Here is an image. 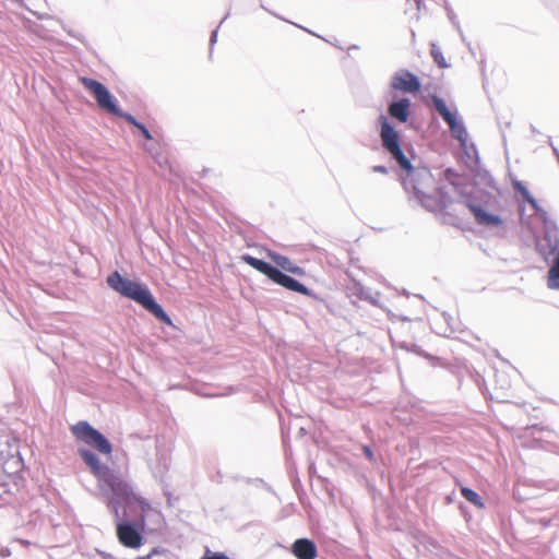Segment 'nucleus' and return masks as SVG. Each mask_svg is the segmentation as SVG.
Instances as JSON below:
<instances>
[{
  "mask_svg": "<svg viewBox=\"0 0 559 559\" xmlns=\"http://www.w3.org/2000/svg\"><path fill=\"white\" fill-rule=\"evenodd\" d=\"M78 454L98 479L100 495L115 519L119 543L127 548H140L143 535L130 518L136 516V508L145 512L150 503L134 491L133 486L119 472L100 464L92 450L79 448Z\"/></svg>",
  "mask_w": 559,
  "mask_h": 559,
  "instance_id": "f257e3e1",
  "label": "nucleus"
},
{
  "mask_svg": "<svg viewBox=\"0 0 559 559\" xmlns=\"http://www.w3.org/2000/svg\"><path fill=\"white\" fill-rule=\"evenodd\" d=\"M378 123L383 150L405 171L402 178L405 191L408 194H413V198L427 211H436L440 204L438 199L431 194V191L435 189V178L431 171L427 167H413L401 147L399 132L386 116L380 115Z\"/></svg>",
  "mask_w": 559,
  "mask_h": 559,
  "instance_id": "f03ea898",
  "label": "nucleus"
},
{
  "mask_svg": "<svg viewBox=\"0 0 559 559\" xmlns=\"http://www.w3.org/2000/svg\"><path fill=\"white\" fill-rule=\"evenodd\" d=\"M106 282L112 290L135 301L164 324L169 326L173 325L171 318L155 300L151 290L145 285L123 277L118 271L110 273L107 276Z\"/></svg>",
  "mask_w": 559,
  "mask_h": 559,
  "instance_id": "7ed1b4c3",
  "label": "nucleus"
},
{
  "mask_svg": "<svg viewBox=\"0 0 559 559\" xmlns=\"http://www.w3.org/2000/svg\"><path fill=\"white\" fill-rule=\"evenodd\" d=\"M106 282L112 290L135 301L164 324L169 326L173 325L171 318L155 300L151 290L145 285L123 277L118 271L110 273L107 276Z\"/></svg>",
  "mask_w": 559,
  "mask_h": 559,
  "instance_id": "20e7f679",
  "label": "nucleus"
},
{
  "mask_svg": "<svg viewBox=\"0 0 559 559\" xmlns=\"http://www.w3.org/2000/svg\"><path fill=\"white\" fill-rule=\"evenodd\" d=\"M463 203L474 215L477 225L492 228L503 225L502 218L493 212L499 207V198L497 195L479 192L464 199Z\"/></svg>",
  "mask_w": 559,
  "mask_h": 559,
  "instance_id": "39448f33",
  "label": "nucleus"
},
{
  "mask_svg": "<svg viewBox=\"0 0 559 559\" xmlns=\"http://www.w3.org/2000/svg\"><path fill=\"white\" fill-rule=\"evenodd\" d=\"M241 259L246 264L265 275L273 283L281 285L282 287L295 293H299L306 296L311 295V290L307 286H305L296 278L292 277L290 275L285 274L271 263L252 257L250 254H243Z\"/></svg>",
  "mask_w": 559,
  "mask_h": 559,
  "instance_id": "423d86ee",
  "label": "nucleus"
},
{
  "mask_svg": "<svg viewBox=\"0 0 559 559\" xmlns=\"http://www.w3.org/2000/svg\"><path fill=\"white\" fill-rule=\"evenodd\" d=\"M432 105L436 111L441 116L444 122L448 124L452 136L457 140L462 147L465 148V153L468 158L472 157L469 150L473 152L476 163L479 162V157L477 154L476 146L471 144V147H467L468 133L465 128V124L462 120L457 118V114L451 111L444 99L439 96H432Z\"/></svg>",
  "mask_w": 559,
  "mask_h": 559,
  "instance_id": "0eeeda50",
  "label": "nucleus"
},
{
  "mask_svg": "<svg viewBox=\"0 0 559 559\" xmlns=\"http://www.w3.org/2000/svg\"><path fill=\"white\" fill-rule=\"evenodd\" d=\"M83 86L93 94L97 105L109 114L123 118L127 122L136 127L140 121L129 112L122 111L109 90L99 81L91 78H82Z\"/></svg>",
  "mask_w": 559,
  "mask_h": 559,
  "instance_id": "6e6552de",
  "label": "nucleus"
},
{
  "mask_svg": "<svg viewBox=\"0 0 559 559\" xmlns=\"http://www.w3.org/2000/svg\"><path fill=\"white\" fill-rule=\"evenodd\" d=\"M71 432L76 440L84 442L100 454L108 455L112 451V445L109 440L85 420L73 425L71 427Z\"/></svg>",
  "mask_w": 559,
  "mask_h": 559,
  "instance_id": "1a4fd4ad",
  "label": "nucleus"
},
{
  "mask_svg": "<svg viewBox=\"0 0 559 559\" xmlns=\"http://www.w3.org/2000/svg\"><path fill=\"white\" fill-rule=\"evenodd\" d=\"M390 86L394 91L416 94L420 91L421 84L414 73L406 69H401L391 76Z\"/></svg>",
  "mask_w": 559,
  "mask_h": 559,
  "instance_id": "9d476101",
  "label": "nucleus"
},
{
  "mask_svg": "<svg viewBox=\"0 0 559 559\" xmlns=\"http://www.w3.org/2000/svg\"><path fill=\"white\" fill-rule=\"evenodd\" d=\"M537 252L547 262H554L559 255V236L557 231L546 230L544 237L536 243Z\"/></svg>",
  "mask_w": 559,
  "mask_h": 559,
  "instance_id": "9b49d317",
  "label": "nucleus"
},
{
  "mask_svg": "<svg viewBox=\"0 0 559 559\" xmlns=\"http://www.w3.org/2000/svg\"><path fill=\"white\" fill-rule=\"evenodd\" d=\"M389 116L401 122L405 123L408 121L411 115V100L407 97H401L396 100H393L388 106Z\"/></svg>",
  "mask_w": 559,
  "mask_h": 559,
  "instance_id": "f8f14e48",
  "label": "nucleus"
},
{
  "mask_svg": "<svg viewBox=\"0 0 559 559\" xmlns=\"http://www.w3.org/2000/svg\"><path fill=\"white\" fill-rule=\"evenodd\" d=\"M347 288L352 295L357 296L359 299L368 301L373 306L380 307L378 299L380 297V293H373L371 288L364 286L360 282L354 278Z\"/></svg>",
  "mask_w": 559,
  "mask_h": 559,
  "instance_id": "ddd939ff",
  "label": "nucleus"
},
{
  "mask_svg": "<svg viewBox=\"0 0 559 559\" xmlns=\"http://www.w3.org/2000/svg\"><path fill=\"white\" fill-rule=\"evenodd\" d=\"M292 551L298 559H314L317 557V546L308 538L295 540Z\"/></svg>",
  "mask_w": 559,
  "mask_h": 559,
  "instance_id": "4468645a",
  "label": "nucleus"
},
{
  "mask_svg": "<svg viewBox=\"0 0 559 559\" xmlns=\"http://www.w3.org/2000/svg\"><path fill=\"white\" fill-rule=\"evenodd\" d=\"M267 257L276 264L275 267L280 269L282 272L285 271L297 275L304 274V270L300 266L294 264L286 255H282L275 251L269 250Z\"/></svg>",
  "mask_w": 559,
  "mask_h": 559,
  "instance_id": "2eb2a0df",
  "label": "nucleus"
},
{
  "mask_svg": "<svg viewBox=\"0 0 559 559\" xmlns=\"http://www.w3.org/2000/svg\"><path fill=\"white\" fill-rule=\"evenodd\" d=\"M547 286L550 289L559 290V255L557 260L550 262L548 271Z\"/></svg>",
  "mask_w": 559,
  "mask_h": 559,
  "instance_id": "dca6fc26",
  "label": "nucleus"
},
{
  "mask_svg": "<svg viewBox=\"0 0 559 559\" xmlns=\"http://www.w3.org/2000/svg\"><path fill=\"white\" fill-rule=\"evenodd\" d=\"M461 495L472 504L477 507L478 509L484 508V502L481 497L473 489L467 487H461Z\"/></svg>",
  "mask_w": 559,
  "mask_h": 559,
  "instance_id": "f3484780",
  "label": "nucleus"
},
{
  "mask_svg": "<svg viewBox=\"0 0 559 559\" xmlns=\"http://www.w3.org/2000/svg\"><path fill=\"white\" fill-rule=\"evenodd\" d=\"M168 469V459L166 455H160L158 457V464L153 468V474L155 478L163 480L164 474Z\"/></svg>",
  "mask_w": 559,
  "mask_h": 559,
  "instance_id": "a211bd4d",
  "label": "nucleus"
},
{
  "mask_svg": "<svg viewBox=\"0 0 559 559\" xmlns=\"http://www.w3.org/2000/svg\"><path fill=\"white\" fill-rule=\"evenodd\" d=\"M431 57L440 68L445 69L450 67V64L445 61L441 49L436 44H431Z\"/></svg>",
  "mask_w": 559,
  "mask_h": 559,
  "instance_id": "6ab92c4d",
  "label": "nucleus"
},
{
  "mask_svg": "<svg viewBox=\"0 0 559 559\" xmlns=\"http://www.w3.org/2000/svg\"><path fill=\"white\" fill-rule=\"evenodd\" d=\"M512 187L514 188V190L516 192H519L522 195V198L524 200H526L527 198H530L532 195L531 192L528 191V189L520 180H513L512 181Z\"/></svg>",
  "mask_w": 559,
  "mask_h": 559,
  "instance_id": "aec40b11",
  "label": "nucleus"
},
{
  "mask_svg": "<svg viewBox=\"0 0 559 559\" xmlns=\"http://www.w3.org/2000/svg\"><path fill=\"white\" fill-rule=\"evenodd\" d=\"M228 13L223 17V20L219 22V25L212 32L211 38H210V53L212 52V48L214 44L217 41V34H218V27L225 22V20L228 17Z\"/></svg>",
  "mask_w": 559,
  "mask_h": 559,
  "instance_id": "412c9836",
  "label": "nucleus"
},
{
  "mask_svg": "<svg viewBox=\"0 0 559 559\" xmlns=\"http://www.w3.org/2000/svg\"><path fill=\"white\" fill-rule=\"evenodd\" d=\"M135 128L146 140L151 141L153 139L152 133L142 122H139V124Z\"/></svg>",
  "mask_w": 559,
  "mask_h": 559,
  "instance_id": "4be33fe9",
  "label": "nucleus"
},
{
  "mask_svg": "<svg viewBox=\"0 0 559 559\" xmlns=\"http://www.w3.org/2000/svg\"><path fill=\"white\" fill-rule=\"evenodd\" d=\"M361 450H362L364 454L366 455V457L370 462H374V454H373L372 449L369 445H362Z\"/></svg>",
  "mask_w": 559,
  "mask_h": 559,
  "instance_id": "5701e85b",
  "label": "nucleus"
},
{
  "mask_svg": "<svg viewBox=\"0 0 559 559\" xmlns=\"http://www.w3.org/2000/svg\"><path fill=\"white\" fill-rule=\"evenodd\" d=\"M525 201L534 209V211L536 213L543 211L542 207L539 206L538 202L536 201V199L533 195L527 198Z\"/></svg>",
  "mask_w": 559,
  "mask_h": 559,
  "instance_id": "b1692460",
  "label": "nucleus"
},
{
  "mask_svg": "<svg viewBox=\"0 0 559 559\" xmlns=\"http://www.w3.org/2000/svg\"><path fill=\"white\" fill-rule=\"evenodd\" d=\"M372 171L386 175L388 174V168L385 166H383V165H376V166L372 167Z\"/></svg>",
  "mask_w": 559,
  "mask_h": 559,
  "instance_id": "393cba45",
  "label": "nucleus"
},
{
  "mask_svg": "<svg viewBox=\"0 0 559 559\" xmlns=\"http://www.w3.org/2000/svg\"><path fill=\"white\" fill-rule=\"evenodd\" d=\"M144 148L150 153L152 154L155 158H157V156L155 155L156 153V150L154 147V145H146L144 146ZM158 162V164H160L162 162L159 159H156Z\"/></svg>",
  "mask_w": 559,
  "mask_h": 559,
  "instance_id": "a878e982",
  "label": "nucleus"
},
{
  "mask_svg": "<svg viewBox=\"0 0 559 559\" xmlns=\"http://www.w3.org/2000/svg\"><path fill=\"white\" fill-rule=\"evenodd\" d=\"M0 555H1V557H3V558H4V557L10 556V550H9V548H2V549L0 550Z\"/></svg>",
  "mask_w": 559,
  "mask_h": 559,
  "instance_id": "bb28decb",
  "label": "nucleus"
},
{
  "mask_svg": "<svg viewBox=\"0 0 559 559\" xmlns=\"http://www.w3.org/2000/svg\"><path fill=\"white\" fill-rule=\"evenodd\" d=\"M156 552H157V550H156V549H153V551H152L151 554H148L147 556H144V557H138V558H135V559H151V558H152V556H153L154 554H156Z\"/></svg>",
  "mask_w": 559,
  "mask_h": 559,
  "instance_id": "cd10ccee",
  "label": "nucleus"
},
{
  "mask_svg": "<svg viewBox=\"0 0 559 559\" xmlns=\"http://www.w3.org/2000/svg\"><path fill=\"white\" fill-rule=\"evenodd\" d=\"M531 130L533 133H539V131L533 124L531 126Z\"/></svg>",
  "mask_w": 559,
  "mask_h": 559,
  "instance_id": "c85d7f7f",
  "label": "nucleus"
},
{
  "mask_svg": "<svg viewBox=\"0 0 559 559\" xmlns=\"http://www.w3.org/2000/svg\"><path fill=\"white\" fill-rule=\"evenodd\" d=\"M456 28H457V31H459L460 35L463 37V32H462V29H461V27H460V25H459V24H456Z\"/></svg>",
  "mask_w": 559,
  "mask_h": 559,
  "instance_id": "c756f323",
  "label": "nucleus"
},
{
  "mask_svg": "<svg viewBox=\"0 0 559 559\" xmlns=\"http://www.w3.org/2000/svg\"><path fill=\"white\" fill-rule=\"evenodd\" d=\"M140 519H141V523H142V525H143V524H144V516L141 514V515H140Z\"/></svg>",
  "mask_w": 559,
  "mask_h": 559,
  "instance_id": "7c9ffc66",
  "label": "nucleus"
}]
</instances>
